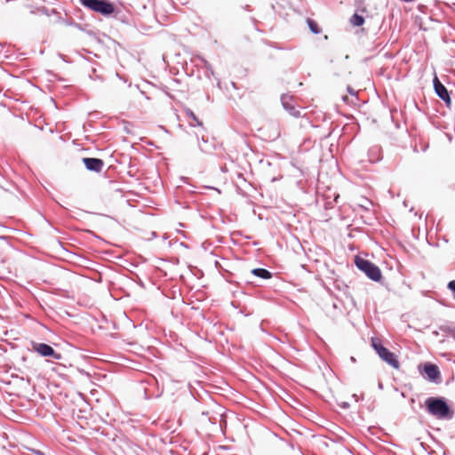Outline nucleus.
I'll return each mask as SVG.
<instances>
[{
  "label": "nucleus",
  "instance_id": "f03ea898",
  "mask_svg": "<svg viewBox=\"0 0 455 455\" xmlns=\"http://www.w3.org/2000/svg\"><path fill=\"white\" fill-rule=\"evenodd\" d=\"M371 343L379 356L394 369L400 368V363L396 355L385 347L378 338H371Z\"/></svg>",
  "mask_w": 455,
  "mask_h": 455
},
{
  "label": "nucleus",
  "instance_id": "4468645a",
  "mask_svg": "<svg viewBox=\"0 0 455 455\" xmlns=\"http://www.w3.org/2000/svg\"><path fill=\"white\" fill-rule=\"evenodd\" d=\"M36 454H38V455H44V454L43 452H41V451H36Z\"/></svg>",
  "mask_w": 455,
  "mask_h": 455
},
{
  "label": "nucleus",
  "instance_id": "ddd939ff",
  "mask_svg": "<svg viewBox=\"0 0 455 455\" xmlns=\"http://www.w3.org/2000/svg\"><path fill=\"white\" fill-rule=\"evenodd\" d=\"M448 288L452 291L453 298L455 299V280H452L448 283Z\"/></svg>",
  "mask_w": 455,
  "mask_h": 455
},
{
  "label": "nucleus",
  "instance_id": "f257e3e1",
  "mask_svg": "<svg viewBox=\"0 0 455 455\" xmlns=\"http://www.w3.org/2000/svg\"><path fill=\"white\" fill-rule=\"evenodd\" d=\"M425 406L429 414L437 419H451L452 411L444 399L437 397H429L425 401Z\"/></svg>",
  "mask_w": 455,
  "mask_h": 455
},
{
  "label": "nucleus",
  "instance_id": "39448f33",
  "mask_svg": "<svg viewBox=\"0 0 455 455\" xmlns=\"http://www.w3.org/2000/svg\"><path fill=\"white\" fill-rule=\"evenodd\" d=\"M31 347H32V350L36 352L37 354H39L41 356H44V357L52 356L57 360H60L62 358L61 354L56 353L51 346H49L45 343L32 341Z\"/></svg>",
  "mask_w": 455,
  "mask_h": 455
},
{
  "label": "nucleus",
  "instance_id": "1a4fd4ad",
  "mask_svg": "<svg viewBox=\"0 0 455 455\" xmlns=\"http://www.w3.org/2000/svg\"><path fill=\"white\" fill-rule=\"evenodd\" d=\"M251 273L263 279H269L272 277V274L265 268H254L251 270Z\"/></svg>",
  "mask_w": 455,
  "mask_h": 455
},
{
  "label": "nucleus",
  "instance_id": "6e6552de",
  "mask_svg": "<svg viewBox=\"0 0 455 455\" xmlns=\"http://www.w3.org/2000/svg\"><path fill=\"white\" fill-rule=\"evenodd\" d=\"M423 371L431 381H436L440 379V371L435 364L429 363H425L423 366Z\"/></svg>",
  "mask_w": 455,
  "mask_h": 455
},
{
  "label": "nucleus",
  "instance_id": "9d476101",
  "mask_svg": "<svg viewBox=\"0 0 455 455\" xmlns=\"http://www.w3.org/2000/svg\"><path fill=\"white\" fill-rule=\"evenodd\" d=\"M186 116L193 120L194 123H191L192 126H202L203 123L200 121L197 116L195 115V113L190 109L185 110Z\"/></svg>",
  "mask_w": 455,
  "mask_h": 455
},
{
  "label": "nucleus",
  "instance_id": "20e7f679",
  "mask_svg": "<svg viewBox=\"0 0 455 455\" xmlns=\"http://www.w3.org/2000/svg\"><path fill=\"white\" fill-rule=\"evenodd\" d=\"M355 266L363 271L369 278L375 282L380 281L382 275L381 271L375 264L368 259H365L360 256L355 258Z\"/></svg>",
  "mask_w": 455,
  "mask_h": 455
},
{
  "label": "nucleus",
  "instance_id": "423d86ee",
  "mask_svg": "<svg viewBox=\"0 0 455 455\" xmlns=\"http://www.w3.org/2000/svg\"><path fill=\"white\" fill-rule=\"evenodd\" d=\"M434 87L436 94L448 105L451 103V98L449 92L445 86L439 81L438 77L435 76L434 78Z\"/></svg>",
  "mask_w": 455,
  "mask_h": 455
},
{
  "label": "nucleus",
  "instance_id": "f8f14e48",
  "mask_svg": "<svg viewBox=\"0 0 455 455\" xmlns=\"http://www.w3.org/2000/svg\"><path fill=\"white\" fill-rule=\"evenodd\" d=\"M307 23L308 25V28L309 29L311 30L312 33L314 34H320L322 32L320 27L318 26V24L312 19H307Z\"/></svg>",
  "mask_w": 455,
  "mask_h": 455
},
{
  "label": "nucleus",
  "instance_id": "0eeeda50",
  "mask_svg": "<svg viewBox=\"0 0 455 455\" xmlns=\"http://www.w3.org/2000/svg\"><path fill=\"white\" fill-rule=\"evenodd\" d=\"M83 163L87 170L96 172H101L104 166V162L100 158L84 157L83 158Z\"/></svg>",
  "mask_w": 455,
  "mask_h": 455
},
{
  "label": "nucleus",
  "instance_id": "7ed1b4c3",
  "mask_svg": "<svg viewBox=\"0 0 455 455\" xmlns=\"http://www.w3.org/2000/svg\"><path fill=\"white\" fill-rule=\"evenodd\" d=\"M80 4L90 11L103 16H109L115 12V5L107 0H79Z\"/></svg>",
  "mask_w": 455,
  "mask_h": 455
},
{
  "label": "nucleus",
  "instance_id": "9b49d317",
  "mask_svg": "<svg viewBox=\"0 0 455 455\" xmlns=\"http://www.w3.org/2000/svg\"><path fill=\"white\" fill-rule=\"evenodd\" d=\"M350 23L355 27H360L364 23V18L357 13H355L350 18Z\"/></svg>",
  "mask_w": 455,
  "mask_h": 455
}]
</instances>
